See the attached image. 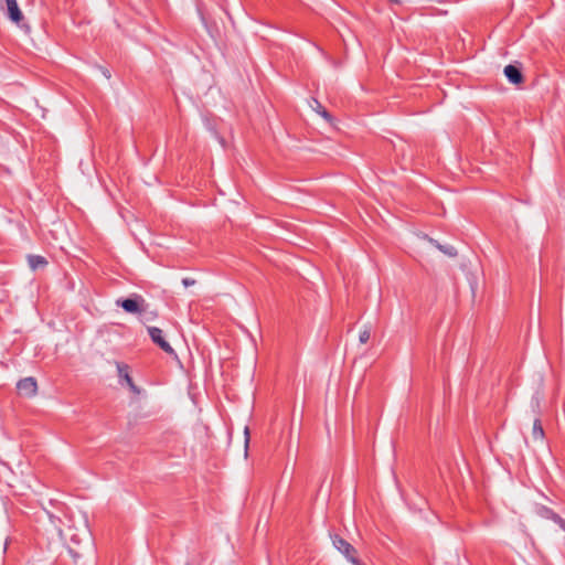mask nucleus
I'll return each mask as SVG.
<instances>
[{
	"label": "nucleus",
	"instance_id": "8",
	"mask_svg": "<svg viewBox=\"0 0 565 565\" xmlns=\"http://www.w3.org/2000/svg\"><path fill=\"white\" fill-rule=\"evenodd\" d=\"M310 107L318 113L322 118L327 121H332V116L326 110V108L320 104V102L316 98H312L310 102Z\"/></svg>",
	"mask_w": 565,
	"mask_h": 565
},
{
	"label": "nucleus",
	"instance_id": "13",
	"mask_svg": "<svg viewBox=\"0 0 565 565\" xmlns=\"http://www.w3.org/2000/svg\"><path fill=\"white\" fill-rule=\"evenodd\" d=\"M438 248L440 250H443L445 254L449 255V256H456L457 255V252L454 247H444L441 245H438Z\"/></svg>",
	"mask_w": 565,
	"mask_h": 565
},
{
	"label": "nucleus",
	"instance_id": "12",
	"mask_svg": "<svg viewBox=\"0 0 565 565\" xmlns=\"http://www.w3.org/2000/svg\"><path fill=\"white\" fill-rule=\"evenodd\" d=\"M371 331L369 328L363 329L359 334L360 343L364 344L370 340Z\"/></svg>",
	"mask_w": 565,
	"mask_h": 565
},
{
	"label": "nucleus",
	"instance_id": "9",
	"mask_svg": "<svg viewBox=\"0 0 565 565\" xmlns=\"http://www.w3.org/2000/svg\"><path fill=\"white\" fill-rule=\"evenodd\" d=\"M28 260H29L30 267L33 270H35L40 267H44L47 264L46 259L43 256H39V255H31V256H29Z\"/></svg>",
	"mask_w": 565,
	"mask_h": 565
},
{
	"label": "nucleus",
	"instance_id": "11",
	"mask_svg": "<svg viewBox=\"0 0 565 565\" xmlns=\"http://www.w3.org/2000/svg\"><path fill=\"white\" fill-rule=\"evenodd\" d=\"M547 512L551 513V520H553L556 524H558L565 531V520L552 510H547Z\"/></svg>",
	"mask_w": 565,
	"mask_h": 565
},
{
	"label": "nucleus",
	"instance_id": "5",
	"mask_svg": "<svg viewBox=\"0 0 565 565\" xmlns=\"http://www.w3.org/2000/svg\"><path fill=\"white\" fill-rule=\"evenodd\" d=\"M117 371H118V376L120 377V380L125 381L126 384L129 386L130 391L134 393V394H140V390L136 386V384L134 383L130 374H129V367L127 364H124V363H117Z\"/></svg>",
	"mask_w": 565,
	"mask_h": 565
},
{
	"label": "nucleus",
	"instance_id": "16",
	"mask_svg": "<svg viewBox=\"0 0 565 565\" xmlns=\"http://www.w3.org/2000/svg\"><path fill=\"white\" fill-rule=\"evenodd\" d=\"M548 509H545V515L551 519V513L547 512Z\"/></svg>",
	"mask_w": 565,
	"mask_h": 565
},
{
	"label": "nucleus",
	"instance_id": "18",
	"mask_svg": "<svg viewBox=\"0 0 565 565\" xmlns=\"http://www.w3.org/2000/svg\"><path fill=\"white\" fill-rule=\"evenodd\" d=\"M390 1L393 2V3H401L399 0H390Z\"/></svg>",
	"mask_w": 565,
	"mask_h": 565
},
{
	"label": "nucleus",
	"instance_id": "7",
	"mask_svg": "<svg viewBox=\"0 0 565 565\" xmlns=\"http://www.w3.org/2000/svg\"><path fill=\"white\" fill-rule=\"evenodd\" d=\"M6 3L10 19L13 22L19 23L22 20L23 15L18 7L17 0H6Z\"/></svg>",
	"mask_w": 565,
	"mask_h": 565
},
{
	"label": "nucleus",
	"instance_id": "1",
	"mask_svg": "<svg viewBox=\"0 0 565 565\" xmlns=\"http://www.w3.org/2000/svg\"><path fill=\"white\" fill-rule=\"evenodd\" d=\"M332 543L334 547L353 565H362L360 559L356 557V550L348 541L340 537L339 535H334L332 537Z\"/></svg>",
	"mask_w": 565,
	"mask_h": 565
},
{
	"label": "nucleus",
	"instance_id": "10",
	"mask_svg": "<svg viewBox=\"0 0 565 565\" xmlns=\"http://www.w3.org/2000/svg\"><path fill=\"white\" fill-rule=\"evenodd\" d=\"M533 437L535 439H542L544 437V430L540 419H535L533 423Z\"/></svg>",
	"mask_w": 565,
	"mask_h": 565
},
{
	"label": "nucleus",
	"instance_id": "3",
	"mask_svg": "<svg viewBox=\"0 0 565 565\" xmlns=\"http://www.w3.org/2000/svg\"><path fill=\"white\" fill-rule=\"evenodd\" d=\"M17 388H18L19 394H21L23 396H26V397L35 396L38 393L36 380L31 376L24 377L18 382Z\"/></svg>",
	"mask_w": 565,
	"mask_h": 565
},
{
	"label": "nucleus",
	"instance_id": "4",
	"mask_svg": "<svg viewBox=\"0 0 565 565\" xmlns=\"http://www.w3.org/2000/svg\"><path fill=\"white\" fill-rule=\"evenodd\" d=\"M117 303L127 312L138 313L142 310L141 303H143V299L138 296L136 298H127L121 301L118 300Z\"/></svg>",
	"mask_w": 565,
	"mask_h": 565
},
{
	"label": "nucleus",
	"instance_id": "6",
	"mask_svg": "<svg viewBox=\"0 0 565 565\" xmlns=\"http://www.w3.org/2000/svg\"><path fill=\"white\" fill-rule=\"evenodd\" d=\"M504 75L512 84L519 85L523 83V75L521 71L512 64L504 67Z\"/></svg>",
	"mask_w": 565,
	"mask_h": 565
},
{
	"label": "nucleus",
	"instance_id": "14",
	"mask_svg": "<svg viewBox=\"0 0 565 565\" xmlns=\"http://www.w3.org/2000/svg\"><path fill=\"white\" fill-rule=\"evenodd\" d=\"M182 284L184 287H190V286H193L195 284V280L193 278H183L182 279Z\"/></svg>",
	"mask_w": 565,
	"mask_h": 565
},
{
	"label": "nucleus",
	"instance_id": "2",
	"mask_svg": "<svg viewBox=\"0 0 565 565\" xmlns=\"http://www.w3.org/2000/svg\"><path fill=\"white\" fill-rule=\"evenodd\" d=\"M148 333L151 338V340L166 353L168 354H175L173 348L163 338V332L161 329L157 327H150L148 328Z\"/></svg>",
	"mask_w": 565,
	"mask_h": 565
},
{
	"label": "nucleus",
	"instance_id": "17",
	"mask_svg": "<svg viewBox=\"0 0 565 565\" xmlns=\"http://www.w3.org/2000/svg\"><path fill=\"white\" fill-rule=\"evenodd\" d=\"M104 75H105L106 77H108V78L110 77L109 72H104Z\"/></svg>",
	"mask_w": 565,
	"mask_h": 565
},
{
	"label": "nucleus",
	"instance_id": "15",
	"mask_svg": "<svg viewBox=\"0 0 565 565\" xmlns=\"http://www.w3.org/2000/svg\"><path fill=\"white\" fill-rule=\"evenodd\" d=\"M248 435H249V433H248V427H245V436H246V438H245V444H246V446L248 445V441H249V437H248Z\"/></svg>",
	"mask_w": 565,
	"mask_h": 565
}]
</instances>
